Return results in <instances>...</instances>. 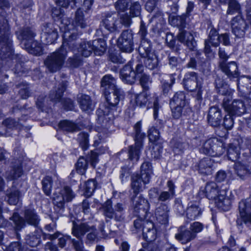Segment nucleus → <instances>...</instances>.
<instances>
[{
	"label": "nucleus",
	"instance_id": "8fccbe9b",
	"mask_svg": "<svg viewBox=\"0 0 251 251\" xmlns=\"http://www.w3.org/2000/svg\"><path fill=\"white\" fill-rule=\"evenodd\" d=\"M103 214L106 217L113 219L117 218L118 216L116 215L112 207V201L110 200L106 201L102 206Z\"/></svg>",
	"mask_w": 251,
	"mask_h": 251
},
{
	"label": "nucleus",
	"instance_id": "603ef678",
	"mask_svg": "<svg viewBox=\"0 0 251 251\" xmlns=\"http://www.w3.org/2000/svg\"><path fill=\"white\" fill-rule=\"evenodd\" d=\"M169 210L166 204H161L156 209L155 215L157 219L168 220L169 218Z\"/></svg>",
	"mask_w": 251,
	"mask_h": 251
},
{
	"label": "nucleus",
	"instance_id": "bb28decb",
	"mask_svg": "<svg viewBox=\"0 0 251 251\" xmlns=\"http://www.w3.org/2000/svg\"><path fill=\"white\" fill-rule=\"evenodd\" d=\"M238 210L242 220H251V197L239 202Z\"/></svg>",
	"mask_w": 251,
	"mask_h": 251
},
{
	"label": "nucleus",
	"instance_id": "0eeeda50",
	"mask_svg": "<svg viewBox=\"0 0 251 251\" xmlns=\"http://www.w3.org/2000/svg\"><path fill=\"white\" fill-rule=\"evenodd\" d=\"M183 83L186 89L190 91H194L195 97L197 100H201L202 99L203 87L196 73L191 72L186 73L183 78Z\"/></svg>",
	"mask_w": 251,
	"mask_h": 251
},
{
	"label": "nucleus",
	"instance_id": "49530a36",
	"mask_svg": "<svg viewBox=\"0 0 251 251\" xmlns=\"http://www.w3.org/2000/svg\"><path fill=\"white\" fill-rule=\"evenodd\" d=\"M170 105L172 106L179 105L184 107L188 106L186 103L185 95L182 92L176 93L171 99L170 102Z\"/></svg>",
	"mask_w": 251,
	"mask_h": 251
},
{
	"label": "nucleus",
	"instance_id": "dca6fc26",
	"mask_svg": "<svg viewBox=\"0 0 251 251\" xmlns=\"http://www.w3.org/2000/svg\"><path fill=\"white\" fill-rule=\"evenodd\" d=\"M248 25L240 15L233 18L231 21V31L235 39H243L245 36Z\"/></svg>",
	"mask_w": 251,
	"mask_h": 251
},
{
	"label": "nucleus",
	"instance_id": "ddd939ff",
	"mask_svg": "<svg viewBox=\"0 0 251 251\" xmlns=\"http://www.w3.org/2000/svg\"><path fill=\"white\" fill-rule=\"evenodd\" d=\"M133 37L132 31L124 30L117 40V46L121 51L130 53L133 50Z\"/></svg>",
	"mask_w": 251,
	"mask_h": 251
},
{
	"label": "nucleus",
	"instance_id": "72a5a7b5",
	"mask_svg": "<svg viewBox=\"0 0 251 251\" xmlns=\"http://www.w3.org/2000/svg\"><path fill=\"white\" fill-rule=\"evenodd\" d=\"M28 53L34 55L40 56L43 53L42 45L34 40L27 43L26 46H22Z\"/></svg>",
	"mask_w": 251,
	"mask_h": 251
},
{
	"label": "nucleus",
	"instance_id": "f3484780",
	"mask_svg": "<svg viewBox=\"0 0 251 251\" xmlns=\"http://www.w3.org/2000/svg\"><path fill=\"white\" fill-rule=\"evenodd\" d=\"M133 206L135 216L137 217V220H143V214H147L149 204L147 200L141 196L137 197L136 195L132 199ZM145 218H146L145 217Z\"/></svg>",
	"mask_w": 251,
	"mask_h": 251
},
{
	"label": "nucleus",
	"instance_id": "bf43d9fd",
	"mask_svg": "<svg viewBox=\"0 0 251 251\" xmlns=\"http://www.w3.org/2000/svg\"><path fill=\"white\" fill-rule=\"evenodd\" d=\"M77 140L80 146L83 150H86L89 147L88 135L85 132H81L78 135Z\"/></svg>",
	"mask_w": 251,
	"mask_h": 251
},
{
	"label": "nucleus",
	"instance_id": "39448f33",
	"mask_svg": "<svg viewBox=\"0 0 251 251\" xmlns=\"http://www.w3.org/2000/svg\"><path fill=\"white\" fill-rule=\"evenodd\" d=\"M69 43L64 41L60 48L49 55L44 61V64L49 72L55 73L59 71L64 64L67 51L65 46Z\"/></svg>",
	"mask_w": 251,
	"mask_h": 251
},
{
	"label": "nucleus",
	"instance_id": "4be33fe9",
	"mask_svg": "<svg viewBox=\"0 0 251 251\" xmlns=\"http://www.w3.org/2000/svg\"><path fill=\"white\" fill-rule=\"evenodd\" d=\"M120 78L122 81L128 84H132L136 79V73L133 70L131 63L125 65L120 71Z\"/></svg>",
	"mask_w": 251,
	"mask_h": 251
},
{
	"label": "nucleus",
	"instance_id": "2eb2a0df",
	"mask_svg": "<svg viewBox=\"0 0 251 251\" xmlns=\"http://www.w3.org/2000/svg\"><path fill=\"white\" fill-rule=\"evenodd\" d=\"M134 226L136 229H142L144 237L148 241L155 239V230L152 221H134Z\"/></svg>",
	"mask_w": 251,
	"mask_h": 251
},
{
	"label": "nucleus",
	"instance_id": "c03bdc74",
	"mask_svg": "<svg viewBox=\"0 0 251 251\" xmlns=\"http://www.w3.org/2000/svg\"><path fill=\"white\" fill-rule=\"evenodd\" d=\"M23 174V170L22 164L20 162H18L16 165L12 167V169L6 173V177L8 179L11 180L17 179L20 177Z\"/></svg>",
	"mask_w": 251,
	"mask_h": 251
},
{
	"label": "nucleus",
	"instance_id": "09e8293b",
	"mask_svg": "<svg viewBox=\"0 0 251 251\" xmlns=\"http://www.w3.org/2000/svg\"><path fill=\"white\" fill-rule=\"evenodd\" d=\"M152 174L151 164L149 161L144 162L141 166V174L143 178L148 181L151 180V175Z\"/></svg>",
	"mask_w": 251,
	"mask_h": 251
},
{
	"label": "nucleus",
	"instance_id": "9d476101",
	"mask_svg": "<svg viewBox=\"0 0 251 251\" xmlns=\"http://www.w3.org/2000/svg\"><path fill=\"white\" fill-rule=\"evenodd\" d=\"M135 103L136 105L140 107H145L147 105L148 108L151 107L152 103L153 117L155 120H156L158 116V111L161 108V106L158 103V98L156 95H153L152 97H151L147 93H141L136 96Z\"/></svg>",
	"mask_w": 251,
	"mask_h": 251
},
{
	"label": "nucleus",
	"instance_id": "b1692460",
	"mask_svg": "<svg viewBox=\"0 0 251 251\" xmlns=\"http://www.w3.org/2000/svg\"><path fill=\"white\" fill-rule=\"evenodd\" d=\"M77 222L73 221L72 234L78 239H81L86 232L94 228V226H90L86 223Z\"/></svg>",
	"mask_w": 251,
	"mask_h": 251
},
{
	"label": "nucleus",
	"instance_id": "6e6d98bb",
	"mask_svg": "<svg viewBox=\"0 0 251 251\" xmlns=\"http://www.w3.org/2000/svg\"><path fill=\"white\" fill-rule=\"evenodd\" d=\"M43 190L47 196L51 194L52 180L51 177L47 176L42 181Z\"/></svg>",
	"mask_w": 251,
	"mask_h": 251
},
{
	"label": "nucleus",
	"instance_id": "aec40b11",
	"mask_svg": "<svg viewBox=\"0 0 251 251\" xmlns=\"http://www.w3.org/2000/svg\"><path fill=\"white\" fill-rule=\"evenodd\" d=\"M42 31L41 38L47 44L53 43L57 38V30L51 24H46L43 25Z\"/></svg>",
	"mask_w": 251,
	"mask_h": 251
},
{
	"label": "nucleus",
	"instance_id": "79ce46f5",
	"mask_svg": "<svg viewBox=\"0 0 251 251\" xmlns=\"http://www.w3.org/2000/svg\"><path fill=\"white\" fill-rule=\"evenodd\" d=\"M215 87L217 92L222 95L226 97H232L231 91L229 88V86L223 80L220 78H217L215 80Z\"/></svg>",
	"mask_w": 251,
	"mask_h": 251
},
{
	"label": "nucleus",
	"instance_id": "f257e3e1",
	"mask_svg": "<svg viewBox=\"0 0 251 251\" xmlns=\"http://www.w3.org/2000/svg\"><path fill=\"white\" fill-rule=\"evenodd\" d=\"M107 103L99 108L96 111L98 121L103 124L104 118L108 119V126H112L115 118L121 111L119 104L124 99V91L120 88L112 89L110 91H106L104 93Z\"/></svg>",
	"mask_w": 251,
	"mask_h": 251
},
{
	"label": "nucleus",
	"instance_id": "13d9d810",
	"mask_svg": "<svg viewBox=\"0 0 251 251\" xmlns=\"http://www.w3.org/2000/svg\"><path fill=\"white\" fill-rule=\"evenodd\" d=\"M96 183L94 180L89 179L85 184L84 194L86 197L92 196L96 188Z\"/></svg>",
	"mask_w": 251,
	"mask_h": 251
},
{
	"label": "nucleus",
	"instance_id": "7ed1b4c3",
	"mask_svg": "<svg viewBox=\"0 0 251 251\" xmlns=\"http://www.w3.org/2000/svg\"><path fill=\"white\" fill-rule=\"evenodd\" d=\"M201 192L208 199L215 200V204L220 209L227 211L230 208L231 201L228 197L226 196V191L219 190L216 183L214 182L207 183Z\"/></svg>",
	"mask_w": 251,
	"mask_h": 251
},
{
	"label": "nucleus",
	"instance_id": "5fc2aeb1",
	"mask_svg": "<svg viewBox=\"0 0 251 251\" xmlns=\"http://www.w3.org/2000/svg\"><path fill=\"white\" fill-rule=\"evenodd\" d=\"M243 85H240L239 82L237 83V86L239 90L245 93H250L251 92V77L247 76L242 81Z\"/></svg>",
	"mask_w": 251,
	"mask_h": 251
},
{
	"label": "nucleus",
	"instance_id": "de8ad7c7",
	"mask_svg": "<svg viewBox=\"0 0 251 251\" xmlns=\"http://www.w3.org/2000/svg\"><path fill=\"white\" fill-rule=\"evenodd\" d=\"M201 213V208L195 204L191 205L186 210V216L189 220H194L200 218Z\"/></svg>",
	"mask_w": 251,
	"mask_h": 251
},
{
	"label": "nucleus",
	"instance_id": "412c9836",
	"mask_svg": "<svg viewBox=\"0 0 251 251\" xmlns=\"http://www.w3.org/2000/svg\"><path fill=\"white\" fill-rule=\"evenodd\" d=\"M97 121H98V119ZM108 119L107 117L104 118L103 124L100 123L98 121V122L101 125V129H100V131H98L97 135L94 138V145L95 146H98L107 136H108V134L112 131L113 123L112 126H110L109 127L108 126Z\"/></svg>",
	"mask_w": 251,
	"mask_h": 251
},
{
	"label": "nucleus",
	"instance_id": "e2e57ef3",
	"mask_svg": "<svg viewBox=\"0 0 251 251\" xmlns=\"http://www.w3.org/2000/svg\"><path fill=\"white\" fill-rule=\"evenodd\" d=\"M20 192L18 190H13L7 194L8 202L11 205H16L19 200Z\"/></svg>",
	"mask_w": 251,
	"mask_h": 251
},
{
	"label": "nucleus",
	"instance_id": "052dcab7",
	"mask_svg": "<svg viewBox=\"0 0 251 251\" xmlns=\"http://www.w3.org/2000/svg\"><path fill=\"white\" fill-rule=\"evenodd\" d=\"M87 168V161L83 157H80L76 164V171L77 173L83 175Z\"/></svg>",
	"mask_w": 251,
	"mask_h": 251
},
{
	"label": "nucleus",
	"instance_id": "3c124183",
	"mask_svg": "<svg viewBox=\"0 0 251 251\" xmlns=\"http://www.w3.org/2000/svg\"><path fill=\"white\" fill-rule=\"evenodd\" d=\"M227 155L229 160L236 162L240 156L239 148L233 144H229L227 149Z\"/></svg>",
	"mask_w": 251,
	"mask_h": 251
},
{
	"label": "nucleus",
	"instance_id": "f03ea898",
	"mask_svg": "<svg viewBox=\"0 0 251 251\" xmlns=\"http://www.w3.org/2000/svg\"><path fill=\"white\" fill-rule=\"evenodd\" d=\"M13 52L7 20L4 16L0 15V68L4 61L6 63L14 58Z\"/></svg>",
	"mask_w": 251,
	"mask_h": 251
},
{
	"label": "nucleus",
	"instance_id": "a211bd4d",
	"mask_svg": "<svg viewBox=\"0 0 251 251\" xmlns=\"http://www.w3.org/2000/svg\"><path fill=\"white\" fill-rule=\"evenodd\" d=\"M219 67L222 71L229 78L232 80L238 79L240 73L238 71L237 63L234 61L226 63L225 61L219 63Z\"/></svg>",
	"mask_w": 251,
	"mask_h": 251
},
{
	"label": "nucleus",
	"instance_id": "4d7b16f0",
	"mask_svg": "<svg viewBox=\"0 0 251 251\" xmlns=\"http://www.w3.org/2000/svg\"><path fill=\"white\" fill-rule=\"evenodd\" d=\"M241 6L236 0H229L228 4L227 14L232 15L235 13H239Z\"/></svg>",
	"mask_w": 251,
	"mask_h": 251
},
{
	"label": "nucleus",
	"instance_id": "a19ab883",
	"mask_svg": "<svg viewBox=\"0 0 251 251\" xmlns=\"http://www.w3.org/2000/svg\"><path fill=\"white\" fill-rule=\"evenodd\" d=\"M41 230H35L27 235L25 238L26 243L31 247H36L41 243Z\"/></svg>",
	"mask_w": 251,
	"mask_h": 251
},
{
	"label": "nucleus",
	"instance_id": "69168bd1",
	"mask_svg": "<svg viewBox=\"0 0 251 251\" xmlns=\"http://www.w3.org/2000/svg\"><path fill=\"white\" fill-rule=\"evenodd\" d=\"M141 123L140 121L138 122L134 125V129L135 132L134 137L135 141H140L142 143V140L145 137L144 133L141 132Z\"/></svg>",
	"mask_w": 251,
	"mask_h": 251
},
{
	"label": "nucleus",
	"instance_id": "5701e85b",
	"mask_svg": "<svg viewBox=\"0 0 251 251\" xmlns=\"http://www.w3.org/2000/svg\"><path fill=\"white\" fill-rule=\"evenodd\" d=\"M208 124L213 127H218L221 125L222 119L221 110L217 106L211 107L207 117Z\"/></svg>",
	"mask_w": 251,
	"mask_h": 251
},
{
	"label": "nucleus",
	"instance_id": "864d4df0",
	"mask_svg": "<svg viewBox=\"0 0 251 251\" xmlns=\"http://www.w3.org/2000/svg\"><path fill=\"white\" fill-rule=\"evenodd\" d=\"M108 58L110 61L114 63L124 64L126 62V59L121 55L119 51L111 50L109 52Z\"/></svg>",
	"mask_w": 251,
	"mask_h": 251
},
{
	"label": "nucleus",
	"instance_id": "c85d7f7f",
	"mask_svg": "<svg viewBox=\"0 0 251 251\" xmlns=\"http://www.w3.org/2000/svg\"><path fill=\"white\" fill-rule=\"evenodd\" d=\"M143 176L140 174L134 175L131 177V188L134 193L137 195L140 192L143 191L145 188V186L148 184L150 180L146 181Z\"/></svg>",
	"mask_w": 251,
	"mask_h": 251
},
{
	"label": "nucleus",
	"instance_id": "680f3d73",
	"mask_svg": "<svg viewBox=\"0 0 251 251\" xmlns=\"http://www.w3.org/2000/svg\"><path fill=\"white\" fill-rule=\"evenodd\" d=\"M68 64L72 68H77L82 64V57L79 55L75 54L73 57L69 58Z\"/></svg>",
	"mask_w": 251,
	"mask_h": 251
},
{
	"label": "nucleus",
	"instance_id": "0e129e2a",
	"mask_svg": "<svg viewBox=\"0 0 251 251\" xmlns=\"http://www.w3.org/2000/svg\"><path fill=\"white\" fill-rule=\"evenodd\" d=\"M175 82L174 74H172L170 75V82L166 81V80L162 82V88L164 94H168Z\"/></svg>",
	"mask_w": 251,
	"mask_h": 251
},
{
	"label": "nucleus",
	"instance_id": "e433bc0d",
	"mask_svg": "<svg viewBox=\"0 0 251 251\" xmlns=\"http://www.w3.org/2000/svg\"><path fill=\"white\" fill-rule=\"evenodd\" d=\"M101 87L104 93L106 91H110L111 89L118 87L116 85L115 79L110 75H104L101 80Z\"/></svg>",
	"mask_w": 251,
	"mask_h": 251
},
{
	"label": "nucleus",
	"instance_id": "f8f14e48",
	"mask_svg": "<svg viewBox=\"0 0 251 251\" xmlns=\"http://www.w3.org/2000/svg\"><path fill=\"white\" fill-rule=\"evenodd\" d=\"M201 151L210 156H219L225 152V149L217 139H210L204 143Z\"/></svg>",
	"mask_w": 251,
	"mask_h": 251
},
{
	"label": "nucleus",
	"instance_id": "473e14b6",
	"mask_svg": "<svg viewBox=\"0 0 251 251\" xmlns=\"http://www.w3.org/2000/svg\"><path fill=\"white\" fill-rule=\"evenodd\" d=\"M234 170L236 174L242 179H245L251 174V166L239 162L235 163Z\"/></svg>",
	"mask_w": 251,
	"mask_h": 251
},
{
	"label": "nucleus",
	"instance_id": "a878e982",
	"mask_svg": "<svg viewBox=\"0 0 251 251\" xmlns=\"http://www.w3.org/2000/svg\"><path fill=\"white\" fill-rule=\"evenodd\" d=\"M178 40L185 44L190 50H194L197 43L192 34L186 30H180L177 36Z\"/></svg>",
	"mask_w": 251,
	"mask_h": 251
},
{
	"label": "nucleus",
	"instance_id": "4468645a",
	"mask_svg": "<svg viewBox=\"0 0 251 251\" xmlns=\"http://www.w3.org/2000/svg\"><path fill=\"white\" fill-rule=\"evenodd\" d=\"M27 224L37 227L39 225V221H12L10 223L8 221H0V228H8L10 229H14L15 231H19ZM4 237L3 232L0 230V244L1 243Z\"/></svg>",
	"mask_w": 251,
	"mask_h": 251
},
{
	"label": "nucleus",
	"instance_id": "f704fd0d",
	"mask_svg": "<svg viewBox=\"0 0 251 251\" xmlns=\"http://www.w3.org/2000/svg\"><path fill=\"white\" fill-rule=\"evenodd\" d=\"M19 126V122L14 119L9 118L4 120L2 122V126H0V135L9 136L7 130L13 129L17 128Z\"/></svg>",
	"mask_w": 251,
	"mask_h": 251
},
{
	"label": "nucleus",
	"instance_id": "cd10ccee",
	"mask_svg": "<svg viewBox=\"0 0 251 251\" xmlns=\"http://www.w3.org/2000/svg\"><path fill=\"white\" fill-rule=\"evenodd\" d=\"M18 38L21 41V46H26L27 44L34 40L35 34L30 27H25L16 32Z\"/></svg>",
	"mask_w": 251,
	"mask_h": 251
},
{
	"label": "nucleus",
	"instance_id": "a18cd8bd",
	"mask_svg": "<svg viewBox=\"0 0 251 251\" xmlns=\"http://www.w3.org/2000/svg\"><path fill=\"white\" fill-rule=\"evenodd\" d=\"M78 53L82 56L87 57L93 52L91 41H83L77 49Z\"/></svg>",
	"mask_w": 251,
	"mask_h": 251
},
{
	"label": "nucleus",
	"instance_id": "c756f323",
	"mask_svg": "<svg viewBox=\"0 0 251 251\" xmlns=\"http://www.w3.org/2000/svg\"><path fill=\"white\" fill-rule=\"evenodd\" d=\"M214 161L210 157H205L201 159L198 164L199 172L204 175L212 174Z\"/></svg>",
	"mask_w": 251,
	"mask_h": 251
},
{
	"label": "nucleus",
	"instance_id": "37998d69",
	"mask_svg": "<svg viewBox=\"0 0 251 251\" xmlns=\"http://www.w3.org/2000/svg\"><path fill=\"white\" fill-rule=\"evenodd\" d=\"M59 127L61 129L67 132H74L80 130L77 124L69 120L61 121L59 123Z\"/></svg>",
	"mask_w": 251,
	"mask_h": 251
},
{
	"label": "nucleus",
	"instance_id": "c9c22d12",
	"mask_svg": "<svg viewBox=\"0 0 251 251\" xmlns=\"http://www.w3.org/2000/svg\"><path fill=\"white\" fill-rule=\"evenodd\" d=\"M78 102L80 108L84 111L90 112L94 109V104L88 95H81L78 98Z\"/></svg>",
	"mask_w": 251,
	"mask_h": 251
},
{
	"label": "nucleus",
	"instance_id": "6e6552de",
	"mask_svg": "<svg viewBox=\"0 0 251 251\" xmlns=\"http://www.w3.org/2000/svg\"><path fill=\"white\" fill-rule=\"evenodd\" d=\"M222 106L227 113L235 116H240L246 112V106L244 101L240 99L232 100V97H224Z\"/></svg>",
	"mask_w": 251,
	"mask_h": 251
},
{
	"label": "nucleus",
	"instance_id": "1a4fd4ad",
	"mask_svg": "<svg viewBox=\"0 0 251 251\" xmlns=\"http://www.w3.org/2000/svg\"><path fill=\"white\" fill-rule=\"evenodd\" d=\"M75 196V193L70 187L65 186L53 193L52 202L56 208L62 210L64 208L65 203L71 201Z\"/></svg>",
	"mask_w": 251,
	"mask_h": 251
},
{
	"label": "nucleus",
	"instance_id": "6ab92c4d",
	"mask_svg": "<svg viewBox=\"0 0 251 251\" xmlns=\"http://www.w3.org/2000/svg\"><path fill=\"white\" fill-rule=\"evenodd\" d=\"M119 16L118 13H108L102 21V25L110 32H114L120 28Z\"/></svg>",
	"mask_w": 251,
	"mask_h": 251
},
{
	"label": "nucleus",
	"instance_id": "774afa93",
	"mask_svg": "<svg viewBox=\"0 0 251 251\" xmlns=\"http://www.w3.org/2000/svg\"><path fill=\"white\" fill-rule=\"evenodd\" d=\"M129 0H117L115 3V7L118 14L125 12L127 8Z\"/></svg>",
	"mask_w": 251,
	"mask_h": 251
},
{
	"label": "nucleus",
	"instance_id": "9b49d317",
	"mask_svg": "<svg viewBox=\"0 0 251 251\" xmlns=\"http://www.w3.org/2000/svg\"><path fill=\"white\" fill-rule=\"evenodd\" d=\"M67 87V82L62 81L57 88L51 91L50 94L51 100L55 102H61L64 108L67 110H73L74 104L73 101L70 99H61L63 93L65 91Z\"/></svg>",
	"mask_w": 251,
	"mask_h": 251
},
{
	"label": "nucleus",
	"instance_id": "393cba45",
	"mask_svg": "<svg viewBox=\"0 0 251 251\" xmlns=\"http://www.w3.org/2000/svg\"><path fill=\"white\" fill-rule=\"evenodd\" d=\"M176 239L182 244H185L196 238V235L192 232L189 228H186L185 226H180L177 230V233L176 234Z\"/></svg>",
	"mask_w": 251,
	"mask_h": 251
},
{
	"label": "nucleus",
	"instance_id": "423d86ee",
	"mask_svg": "<svg viewBox=\"0 0 251 251\" xmlns=\"http://www.w3.org/2000/svg\"><path fill=\"white\" fill-rule=\"evenodd\" d=\"M138 51L142 58L141 62L146 68L153 70L157 67L158 60L154 51L151 49L150 41H142L139 47Z\"/></svg>",
	"mask_w": 251,
	"mask_h": 251
},
{
	"label": "nucleus",
	"instance_id": "2f4dec72",
	"mask_svg": "<svg viewBox=\"0 0 251 251\" xmlns=\"http://www.w3.org/2000/svg\"><path fill=\"white\" fill-rule=\"evenodd\" d=\"M12 60H15L14 62L16 63L14 69L15 74L21 75L27 73L29 69L25 65V62L27 59L24 56L20 54H16Z\"/></svg>",
	"mask_w": 251,
	"mask_h": 251
},
{
	"label": "nucleus",
	"instance_id": "338daca9",
	"mask_svg": "<svg viewBox=\"0 0 251 251\" xmlns=\"http://www.w3.org/2000/svg\"><path fill=\"white\" fill-rule=\"evenodd\" d=\"M234 116L230 114L227 113L224 118L223 125L227 130H230L234 125Z\"/></svg>",
	"mask_w": 251,
	"mask_h": 251
},
{
	"label": "nucleus",
	"instance_id": "20e7f679",
	"mask_svg": "<svg viewBox=\"0 0 251 251\" xmlns=\"http://www.w3.org/2000/svg\"><path fill=\"white\" fill-rule=\"evenodd\" d=\"M62 24L64 25L61 27V28H64L63 40L68 43L76 39L77 27L84 28L87 25V19L84 17V13L81 9H78L75 12V17L72 24L67 25L64 23V20H62Z\"/></svg>",
	"mask_w": 251,
	"mask_h": 251
},
{
	"label": "nucleus",
	"instance_id": "7c9ffc66",
	"mask_svg": "<svg viewBox=\"0 0 251 251\" xmlns=\"http://www.w3.org/2000/svg\"><path fill=\"white\" fill-rule=\"evenodd\" d=\"M220 35L214 28H211L209 31L208 38L205 40L204 50L206 53L211 52L210 46L218 47L219 45Z\"/></svg>",
	"mask_w": 251,
	"mask_h": 251
},
{
	"label": "nucleus",
	"instance_id": "58836bf2",
	"mask_svg": "<svg viewBox=\"0 0 251 251\" xmlns=\"http://www.w3.org/2000/svg\"><path fill=\"white\" fill-rule=\"evenodd\" d=\"M142 143L140 141H135V145L130 146L128 150V158L132 161L137 162L141 153Z\"/></svg>",
	"mask_w": 251,
	"mask_h": 251
},
{
	"label": "nucleus",
	"instance_id": "4c0bfd02",
	"mask_svg": "<svg viewBox=\"0 0 251 251\" xmlns=\"http://www.w3.org/2000/svg\"><path fill=\"white\" fill-rule=\"evenodd\" d=\"M93 51L95 55L101 56L106 50V44L105 41L101 38L91 41Z\"/></svg>",
	"mask_w": 251,
	"mask_h": 251
},
{
	"label": "nucleus",
	"instance_id": "ea45409f",
	"mask_svg": "<svg viewBox=\"0 0 251 251\" xmlns=\"http://www.w3.org/2000/svg\"><path fill=\"white\" fill-rule=\"evenodd\" d=\"M172 115L175 119H178L182 116H187L191 112V109L188 106L170 105Z\"/></svg>",
	"mask_w": 251,
	"mask_h": 251
}]
</instances>
